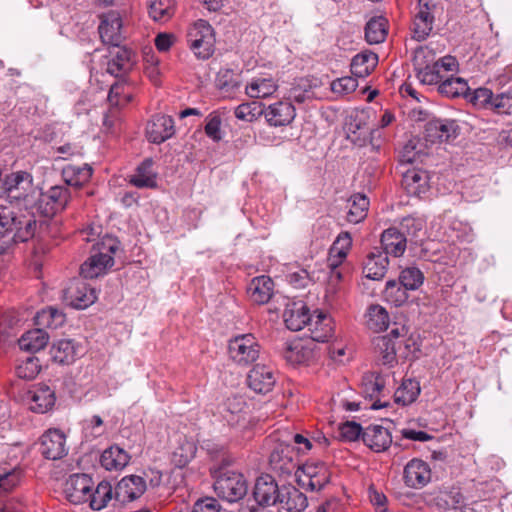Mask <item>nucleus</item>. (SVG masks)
Returning <instances> with one entry per match:
<instances>
[{"instance_id": "nucleus-1", "label": "nucleus", "mask_w": 512, "mask_h": 512, "mask_svg": "<svg viewBox=\"0 0 512 512\" xmlns=\"http://www.w3.org/2000/svg\"><path fill=\"white\" fill-rule=\"evenodd\" d=\"M36 230L33 215L19 214L11 205L0 204V254L14 243L32 239Z\"/></svg>"}, {"instance_id": "nucleus-2", "label": "nucleus", "mask_w": 512, "mask_h": 512, "mask_svg": "<svg viewBox=\"0 0 512 512\" xmlns=\"http://www.w3.org/2000/svg\"><path fill=\"white\" fill-rule=\"evenodd\" d=\"M412 62L417 79L424 85L437 84L459 67L455 57L447 55L435 60L433 51L426 47L415 50Z\"/></svg>"}, {"instance_id": "nucleus-3", "label": "nucleus", "mask_w": 512, "mask_h": 512, "mask_svg": "<svg viewBox=\"0 0 512 512\" xmlns=\"http://www.w3.org/2000/svg\"><path fill=\"white\" fill-rule=\"evenodd\" d=\"M441 0H418L412 12L411 32L413 39L424 41L431 34L437 18L443 14Z\"/></svg>"}, {"instance_id": "nucleus-4", "label": "nucleus", "mask_w": 512, "mask_h": 512, "mask_svg": "<svg viewBox=\"0 0 512 512\" xmlns=\"http://www.w3.org/2000/svg\"><path fill=\"white\" fill-rule=\"evenodd\" d=\"M213 488L217 496L228 502L243 499L248 492V482L240 472L223 467L214 472Z\"/></svg>"}, {"instance_id": "nucleus-5", "label": "nucleus", "mask_w": 512, "mask_h": 512, "mask_svg": "<svg viewBox=\"0 0 512 512\" xmlns=\"http://www.w3.org/2000/svg\"><path fill=\"white\" fill-rule=\"evenodd\" d=\"M119 243L112 237H105L97 244V252L92 254L80 267V274L86 279L97 278L114 265L113 254Z\"/></svg>"}, {"instance_id": "nucleus-6", "label": "nucleus", "mask_w": 512, "mask_h": 512, "mask_svg": "<svg viewBox=\"0 0 512 512\" xmlns=\"http://www.w3.org/2000/svg\"><path fill=\"white\" fill-rule=\"evenodd\" d=\"M187 40L190 49L198 59L206 60L214 52V31L205 20L199 19L189 28Z\"/></svg>"}, {"instance_id": "nucleus-7", "label": "nucleus", "mask_w": 512, "mask_h": 512, "mask_svg": "<svg viewBox=\"0 0 512 512\" xmlns=\"http://www.w3.org/2000/svg\"><path fill=\"white\" fill-rule=\"evenodd\" d=\"M295 473L298 484L309 491H320L330 480V472L322 462H306Z\"/></svg>"}, {"instance_id": "nucleus-8", "label": "nucleus", "mask_w": 512, "mask_h": 512, "mask_svg": "<svg viewBox=\"0 0 512 512\" xmlns=\"http://www.w3.org/2000/svg\"><path fill=\"white\" fill-rule=\"evenodd\" d=\"M260 346L252 334H241L229 341L228 353L232 361L247 366L259 357Z\"/></svg>"}, {"instance_id": "nucleus-9", "label": "nucleus", "mask_w": 512, "mask_h": 512, "mask_svg": "<svg viewBox=\"0 0 512 512\" xmlns=\"http://www.w3.org/2000/svg\"><path fill=\"white\" fill-rule=\"evenodd\" d=\"M406 334L404 326L395 327L387 335L377 336L373 339L375 353L385 365H392L396 355L401 350V339Z\"/></svg>"}, {"instance_id": "nucleus-10", "label": "nucleus", "mask_w": 512, "mask_h": 512, "mask_svg": "<svg viewBox=\"0 0 512 512\" xmlns=\"http://www.w3.org/2000/svg\"><path fill=\"white\" fill-rule=\"evenodd\" d=\"M36 208L45 217H52L67 206L70 193L64 186H53L46 192L38 193Z\"/></svg>"}, {"instance_id": "nucleus-11", "label": "nucleus", "mask_w": 512, "mask_h": 512, "mask_svg": "<svg viewBox=\"0 0 512 512\" xmlns=\"http://www.w3.org/2000/svg\"><path fill=\"white\" fill-rule=\"evenodd\" d=\"M280 488L274 479L269 476H261L256 480L253 496L257 503V507H251V512H270L265 508L268 506H276L280 497ZM271 512H278L273 511Z\"/></svg>"}, {"instance_id": "nucleus-12", "label": "nucleus", "mask_w": 512, "mask_h": 512, "mask_svg": "<svg viewBox=\"0 0 512 512\" xmlns=\"http://www.w3.org/2000/svg\"><path fill=\"white\" fill-rule=\"evenodd\" d=\"M4 187L10 197L24 200L27 203L37 194L33 177L26 171H17L7 175L4 179Z\"/></svg>"}, {"instance_id": "nucleus-13", "label": "nucleus", "mask_w": 512, "mask_h": 512, "mask_svg": "<svg viewBox=\"0 0 512 512\" xmlns=\"http://www.w3.org/2000/svg\"><path fill=\"white\" fill-rule=\"evenodd\" d=\"M297 452L295 448L287 442L278 443L272 450L269 463L273 471L280 475H291L296 472L298 464L295 461Z\"/></svg>"}, {"instance_id": "nucleus-14", "label": "nucleus", "mask_w": 512, "mask_h": 512, "mask_svg": "<svg viewBox=\"0 0 512 512\" xmlns=\"http://www.w3.org/2000/svg\"><path fill=\"white\" fill-rule=\"evenodd\" d=\"M99 34L103 43L119 46L124 39L123 21L118 11H108L100 17Z\"/></svg>"}, {"instance_id": "nucleus-15", "label": "nucleus", "mask_w": 512, "mask_h": 512, "mask_svg": "<svg viewBox=\"0 0 512 512\" xmlns=\"http://www.w3.org/2000/svg\"><path fill=\"white\" fill-rule=\"evenodd\" d=\"M426 141L448 142L459 135V126L455 120L433 118L424 126Z\"/></svg>"}, {"instance_id": "nucleus-16", "label": "nucleus", "mask_w": 512, "mask_h": 512, "mask_svg": "<svg viewBox=\"0 0 512 512\" xmlns=\"http://www.w3.org/2000/svg\"><path fill=\"white\" fill-rule=\"evenodd\" d=\"M93 481L87 474H73L65 483L64 493L69 502H87L92 491Z\"/></svg>"}, {"instance_id": "nucleus-17", "label": "nucleus", "mask_w": 512, "mask_h": 512, "mask_svg": "<svg viewBox=\"0 0 512 512\" xmlns=\"http://www.w3.org/2000/svg\"><path fill=\"white\" fill-rule=\"evenodd\" d=\"M64 298L72 307L85 309L95 302L97 294L87 283L76 280L66 288Z\"/></svg>"}, {"instance_id": "nucleus-18", "label": "nucleus", "mask_w": 512, "mask_h": 512, "mask_svg": "<svg viewBox=\"0 0 512 512\" xmlns=\"http://www.w3.org/2000/svg\"><path fill=\"white\" fill-rule=\"evenodd\" d=\"M65 435L58 429H50L40 438V452L49 460H57L66 455Z\"/></svg>"}, {"instance_id": "nucleus-19", "label": "nucleus", "mask_w": 512, "mask_h": 512, "mask_svg": "<svg viewBox=\"0 0 512 512\" xmlns=\"http://www.w3.org/2000/svg\"><path fill=\"white\" fill-rule=\"evenodd\" d=\"M175 133V124L171 116L157 114L146 125V136L150 142L162 143Z\"/></svg>"}, {"instance_id": "nucleus-20", "label": "nucleus", "mask_w": 512, "mask_h": 512, "mask_svg": "<svg viewBox=\"0 0 512 512\" xmlns=\"http://www.w3.org/2000/svg\"><path fill=\"white\" fill-rule=\"evenodd\" d=\"M147 489L146 481L138 475L122 478L115 488V497L120 502H130L141 497Z\"/></svg>"}, {"instance_id": "nucleus-21", "label": "nucleus", "mask_w": 512, "mask_h": 512, "mask_svg": "<svg viewBox=\"0 0 512 512\" xmlns=\"http://www.w3.org/2000/svg\"><path fill=\"white\" fill-rule=\"evenodd\" d=\"M431 480L429 465L421 459L410 460L404 468V482L408 487L420 489Z\"/></svg>"}, {"instance_id": "nucleus-22", "label": "nucleus", "mask_w": 512, "mask_h": 512, "mask_svg": "<svg viewBox=\"0 0 512 512\" xmlns=\"http://www.w3.org/2000/svg\"><path fill=\"white\" fill-rule=\"evenodd\" d=\"M248 386L259 394H266L272 390L276 379L273 370L266 366L257 364L247 376Z\"/></svg>"}, {"instance_id": "nucleus-23", "label": "nucleus", "mask_w": 512, "mask_h": 512, "mask_svg": "<svg viewBox=\"0 0 512 512\" xmlns=\"http://www.w3.org/2000/svg\"><path fill=\"white\" fill-rule=\"evenodd\" d=\"M362 440L372 451L379 453L390 447L392 436L389 430L381 425H369L362 433Z\"/></svg>"}, {"instance_id": "nucleus-24", "label": "nucleus", "mask_w": 512, "mask_h": 512, "mask_svg": "<svg viewBox=\"0 0 512 512\" xmlns=\"http://www.w3.org/2000/svg\"><path fill=\"white\" fill-rule=\"evenodd\" d=\"M280 509L288 512H302L307 507V497L296 487L283 485L280 488V497L277 505Z\"/></svg>"}, {"instance_id": "nucleus-25", "label": "nucleus", "mask_w": 512, "mask_h": 512, "mask_svg": "<svg viewBox=\"0 0 512 512\" xmlns=\"http://www.w3.org/2000/svg\"><path fill=\"white\" fill-rule=\"evenodd\" d=\"M429 180V173L416 167L403 172L402 183L410 195L421 197L425 194L429 187Z\"/></svg>"}, {"instance_id": "nucleus-26", "label": "nucleus", "mask_w": 512, "mask_h": 512, "mask_svg": "<svg viewBox=\"0 0 512 512\" xmlns=\"http://www.w3.org/2000/svg\"><path fill=\"white\" fill-rule=\"evenodd\" d=\"M50 353L55 362L71 364L83 354V348L72 339H60L52 345Z\"/></svg>"}, {"instance_id": "nucleus-27", "label": "nucleus", "mask_w": 512, "mask_h": 512, "mask_svg": "<svg viewBox=\"0 0 512 512\" xmlns=\"http://www.w3.org/2000/svg\"><path fill=\"white\" fill-rule=\"evenodd\" d=\"M263 114L268 123L276 127L290 124L296 115L294 106L287 101L269 105L263 110Z\"/></svg>"}, {"instance_id": "nucleus-28", "label": "nucleus", "mask_w": 512, "mask_h": 512, "mask_svg": "<svg viewBox=\"0 0 512 512\" xmlns=\"http://www.w3.org/2000/svg\"><path fill=\"white\" fill-rule=\"evenodd\" d=\"M381 245L384 250L382 253L400 257L406 251L407 238L397 227H390L383 231Z\"/></svg>"}, {"instance_id": "nucleus-29", "label": "nucleus", "mask_w": 512, "mask_h": 512, "mask_svg": "<svg viewBox=\"0 0 512 512\" xmlns=\"http://www.w3.org/2000/svg\"><path fill=\"white\" fill-rule=\"evenodd\" d=\"M273 289V280L269 276L261 275L250 281L247 287V294L252 302L265 304L271 299Z\"/></svg>"}, {"instance_id": "nucleus-30", "label": "nucleus", "mask_w": 512, "mask_h": 512, "mask_svg": "<svg viewBox=\"0 0 512 512\" xmlns=\"http://www.w3.org/2000/svg\"><path fill=\"white\" fill-rule=\"evenodd\" d=\"M389 265V258L381 251L371 252L363 265V274L371 280H381L384 278Z\"/></svg>"}, {"instance_id": "nucleus-31", "label": "nucleus", "mask_w": 512, "mask_h": 512, "mask_svg": "<svg viewBox=\"0 0 512 512\" xmlns=\"http://www.w3.org/2000/svg\"><path fill=\"white\" fill-rule=\"evenodd\" d=\"M158 172L153 167V162H141L134 174L129 176V183L133 186L143 189L157 188Z\"/></svg>"}, {"instance_id": "nucleus-32", "label": "nucleus", "mask_w": 512, "mask_h": 512, "mask_svg": "<svg viewBox=\"0 0 512 512\" xmlns=\"http://www.w3.org/2000/svg\"><path fill=\"white\" fill-rule=\"evenodd\" d=\"M116 50L112 53V58L108 61L107 72L116 77L129 72L133 67V54L125 47L115 46Z\"/></svg>"}, {"instance_id": "nucleus-33", "label": "nucleus", "mask_w": 512, "mask_h": 512, "mask_svg": "<svg viewBox=\"0 0 512 512\" xmlns=\"http://www.w3.org/2000/svg\"><path fill=\"white\" fill-rule=\"evenodd\" d=\"M283 318L286 327L292 331H300L305 326H309L313 317L309 315V310L305 305L294 303L292 307L285 309Z\"/></svg>"}, {"instance_id": "nucleus-34", "label": "nucleus", "mask_w": 512, "mask_h": 512, "mask_svg": "<svg viewBox=\"0 0 512 512\" xmlns=\"http://www.w3.org/2000/svg\"><path fill=\"white\" fill-rule=\"evenodd\" d=\"M130 455L117 445L105 449L100 457L101 466L106 470H122L130 461Z\"/></svg>"}, {"instance_id": "nucleus-35", "label": "nucleus", "mask_w": 512, "mask_h": 512, "mask_svg": "<svg viewBox=\"0 0 512 512\" xmlns=\"http://www.w3.org/2000/svg\"><path fill=\"white\" fill-rule=\"evenodd\" d=\"M92 175V168L87 164L70 163L62 169V176L67 185L80 187L85 184Z\"/></svg>"}, {"instance_id": "nucleus-36", "label": "nucleus", "mask_w": 512, "mask_h": 512, "mask_svg": "<svg viewBox=\"0 0 512 512\" xmlns=\"http://www.w3.org/2000/svg\"><path fill=\"white\" fill-rule=\"evenodd\" d=\"M309 326L311 338L316 342H326L333 334L332 319L325 313L315 315Z\"/></svg>"}, {"instance_id": "nucleus-37", "label": "nucleus", "mask_w": 512, "mask_h": 512, "mask_svg": "<svg viewBox=\"0 0 512 512\" xmlns=\"http://www.w3.org/2000/svg\"><path fill=\"white\" fill-rule=\"evenodd\" d=\"M55 392L47 385H41L33 391L30 408L37 413L49 411L55 404Z\"/></svg>"}, {"instance_id": "nucleus-38", "label": "nucleus", "mask_w": 512, "mask_h": 512, "mask_svg": "<svg viewBox=\"0 0 512 512\" xmlns=\"http://www.w3.org/2000/svg\"><path fill=\"white\" fill-rule=\"evenodd\" d=\"M436 85L438 92L448 98L466 96L469 91V86L465 79L453 77L452 75L443 78Z\"/></svg>"}, {"instance_id": "nucleus-39", "label": "nucleus", "mask_w": 512, "mask_h": 512, "mask_svg": "<svg viewBox=\"0 0 512 512\" xmlns=\"http://www.w3.org/2000/svg\"><path fill=\"white\" fill-rule=\"evenodd\" d=\"M433 147L427 145L426 139L411 137L402 147V160H416L422 157H432Z\"/></svg>"}, {"instance_id": "nucleus-40", "label": "nucleus", "mask_w": 512, "mask_h": 512, "mask_svg": "<svg viewBox=\"0 0 512 512\" xmlns=\"http://www.w3.org/2000/svg\"><path fill=\"white\" fill-rule=\"evenodd\" d=\"M48 339L49 337L44 330L34 329L23 334L18 343L21 350L36 353L45 348Z\"/></svg>"}, {"instance_id": "nucleus-41", "label": "nucleus", "mask_w": 512, "mask_h": 512, "mask_svg": "<svg viewBox=\"0 0 512 512\" xmlns=\"http://www.w3.org/2000/svg\"><path fill=\"white\" fill-rule=\"evenodd\" d=\"M378 63V56L373 52H363L355 55L351 62V72L356 77L368 76Z\"/></svg>"}, {"instance_id": "nucleus-42", "label": "nucleus", "mask_w": 512, "mask_h": 512, "mask_svg": "<svg viewBox=\"0 0 512 512\" xmlns=\"http://www.w3.org/2000/svg\"><path fill=\"white\" fill-rule=\"evenodd\" d=\"M277 87L273 78L255 77L246 86L245 92L250 98H266L271 96Z\"/></svg>"}, {"instance_id": "nucleus-43", "label": "nucleus", "mask_w": 512, "mask_h": 512, "mask_svg": "<svg viewBox=\"0 0 512 512\" xmlns=\"http://www.w3.org/2000/svg\"><path fill=\"white\" fill-rule=\"evenodd\" d=\"M349 211L347 213V221L353 224L363 221L368 212L369 199L365 194H353L349 200Z\"/></svg>"}, {"instance_id": "nucleus-44", "label": "nucleus", "mask_w": 512, "mask_h": 512, "mask_svg": "<svg viewBox=\"0 0 512 512\" xmlns=\"http://www.w3.org/2000/svg\"><path fill=\"white\" fill-rule=\"evenodd\" d=\"M215 85L225 97H232L241 86L238 75L230 69H221L218 72Z\"/></svg>"}, {"instance_id": "nucleus-45", "label": "nucleus", "mask_w": 512, "mask_h": 512, "mask_svg": "<svg viewBox=\"0 0 512 512\" xmlns=\"http://www.w3.org/2000/svg\"><path fill=\"white\" fill-rule=\"evenodd\" d=\"M420 384L415 379H404L394 393V400L404 406L413 403L420 394Z\"/></svg>"}, {"instance_id": "nucleus-46", "label": "nucleus", "mask_w": 512, "mask_h": 512, "mask_svg": "<svg viewBox=\"0 0 512 512\" xmlns=\"http://www.w3.org/2000/svg\"><path fill=\"white\" fill-rule=\"evenodd\" d=\"M387 36V20L384 17L371 18L365 27V38L369 44L382 43Z\"/></svg>"}, {"instance_id": "nucleus-47", "label": "nucleus", "mask_w": 512, "mask_h": 512, "mask_svg": "<svg viewBox=\"0 0 512 512\" xmlns=\"http://www.w3.org/2000/svg\"><path fill=\"white\" fill-rule=\"evenodd\" d=\"M245 408V402L241 397L233 396L225 400L220 407V413L230 425L237 424L240 414Z\"/></svg>"}, {"instance_id": "nucleus-48", "label": "nucleus", "mask_w": 512, "mask_h": 512, "mask_svg": "<svg viewBox=\"0 0 512 512\" xmlns=\"http://www.w3.org/2000/svg\"><path fill=\"white\" fill-rule=\"evenodd\" d=\"M132 100L130 85L125 80H118L111 85L108 101L113 106H124Z\"/></svg>"}, {"instance_id": "nucleus-49", "label": "nucleus", "mask_w": 512, "mask_h": 512, "mask_svg": "<svg viewBox=\"0 0 512 512\" xmlns=\"http://www.w3.org/2000/svg\"><path fill=\"white\" fill-rule=\"evenodd\" d=\"M149 15L154 21L166 22L174 14V0H149Z\"/></svg>"}, {"instance_id": "nucleus-50", "label": "nucleus", "mask_w": 512, "mask_h": 512, "mask_svg": "<svg viewBox=\"0 0 512 512\" xmlns=\"http://www.w3.org/2000/svg\"><path fill=\"white\" fill-rule=\"evenodd\" d=\"M367 327L375 332L387 329L389 325L388 312L380 305H372L367 313Z\"/></svg>"}, {"instance_id": "nucleus-51", "label": "nucleus", "mask_w": 512, "mask_h": 512, "mask_svg": "<svg viewBox=\"0 0 512 512\" xmlns=\"http://www.w3.org/2000/svg\"><path fill=\"white\" fill-rule=\"evenodd\" d=\"M112 486L106 481L100 482L94 492H90L89 505L93 510L105 508L112 499Z\"/></svg>"}, {"instance_id": "nucleus-52", "label": "nucleus", "mask_w": 512, "mask_h": 512, "mask_svg": "<svg viewBox=\"0 0 512 512\" xmlns=\"http://www.w3.org/2000/svg\"><path fill=\"white\" fill-rule=\"evenodd\" d=\"M384 298L395 306H401L408 299L407 289H405L400 282L396 280H389L386 282L383 291Z\"/></svg>"}, {"instance_id": "nucleus-53", "label": "nucleus", "mask_w": 512, "mask_h": 512, "mask_svg": "<svg viewBox=\"0 0 512 512\" xmlns=\"http://www.w3.org/2000/svg\"><path fill=\"white\" fill-rule=\"evenodd\" d=\"M424 281L422 271L416 267H407L399 275L400 284L407 290H417Z\"/></svg>"}, {"instance_id": "nucleus-54", "label": "nucleus", "mask_w": 512, "mask_h": 512, "mask_svg": "<svg viewBox=\"0 0 512 512\" xmlns=\"http://www.w3.org/2000/svg\"><path fill=\"white\" fill-rule=\"evenodd\" d=\"M385 387V379L380 374H370L363 378V392L371 399L377 398Z\"/></svg>"}, {"instance_id": "nucleus-55", "label": "nucleus", "mask_w": 512, "mask_h": 512, "mask_svg": "<svg viewBox=\"0 0 512 512\" xmlns=\"http://www.w3.org/2000/svg\"><path fill=\"white\" fill-rule=\"evenodd\" d=\"M367 117L364 113L357 114L348 125V131L352 134H359L356 139L362 138L364 141L372 136L377 130H373L367 125Z\"/></svg>"}, {"instance_id": "nucleus-56", "label": "nucleus", "mask_w": 512, "mask_h": 512, "mask_svg": "<svg viewBox=\"0 0 512 512\" xmlns=\"http://www.w3.org/2000/svg\"><path fill=\"white\" fill-rule=\"evenodd\" d=\"M234 114L239 120L251 122L258 115L263 114V109L258 102L242 103L235 108Z\"/></svg>"}, {"instance_id": "nucleus-57", "label": "nucleus", "mask_w": 512, "mask_h": 512, "mask_svg": "<svg viewBox=\"0 0 512 512\" xmlns=\"http://www.w3.org/2000/svg\"><path fill=\"white\" fill-rule=\"evenodd\" d=\"M317 86V79H300L298 87L292 90V97L296 102L303 103L313 97L312 88Z\"/></svg>"}, {"instance_id": "nucleus-58", "label": "nucleus", "mask_w": 512, "mask_h": 512, "mask_svg": "<svg viewBox=\"0 0 512 512\" xmlns=\"http://www.w3.org/2000/svg\"><path fill=\"white\" fill-rule=\"evenodd\" d=\"M490 110L499 115H510L512 113V91L494 95Z\"/></svg>"}, {"instance_id": "nucleus-59", "label": "nucleus", "mask_w": 512, "mask_h": 512, "mask_svg": "<svg viewBox=\"0 0 512 512\" xmlns=\"http://www.w3.org/2000/svg\"><path fill=\"white\" fill-rule=\"evenodd\" d=\"M358 87V82L354 77L345 76L334 80L331 83V90L338 96H344L352 93Z\"/></svg>"}, {"instance_id": "nucleus-60", "label": "nucleus", "mask_w": 512, "mask_h": 512, "mask_svg": "<svg viewBox=\"0 0 512 512\" xmlns=\"http://www.w3.org/2000/svg\"><path fill=\"white\" fill-rule=\"evenodd\" d=\"M40 372V365L37 358L28 357L25 362L18 365L16 374L21 379H34Z\"/></svg>"}, {"instance_id": "nucleus-61", "label": "nucleus", "mask_w": 512, "mask_h": 512, "mask_svg": "<svg viewBox=\"0 0 512 512\" xmlns=\"http://www.w3.org/2000/svg\"><path fill=\"white\" fill-rule=\"evenodd\" d=\"M494 94L488 88H477L470 97V101L479 108L491 109Z\"/></svg>"}, {"instance_id": "nucleus-62", "label": "nucleus", "mask_w": 512, "mask_h": 512, "mask_svg": "<svg viewBox=\"0 0 512 512\" xmlns=\"http://www.w3.org/2000/svg\"><path fill=\"white\" fill-rule=\"evenodd\" d=\"M363 431L361 425L354 421H347L339 426L341 438L349 442L358 440Z\"/></svg>"}, {"instance_id": "nucleus-63", "label": "nucleus", "mask_w": 512, "mask_h": 512, "mask_svg": "<svg viewBox=\"0 0 512 512\" xmlns=\"http://www.w3.org/2000/svg\"><path fill=\"white\" fill-rule=\"evenodd\" d=\"M206 135L214 141L222 139L221 118L218 115L210 114L206 119Z\"/></svg>"}, {"instance_id": "nucleus-64", "label": "nucleus", "mask_w": 512, "mask_h": 512, "mask_svg": "<svg viewBox=\"0 0 512 512\" xmlns=\"http://www.w3.org/2000/svg\"><path fill=\"white\" fill-rule=\"evenodd\" d=\"M220 504L214 497L198 499L193 506V512H219Z\"/></svg>"}]
</instances>
